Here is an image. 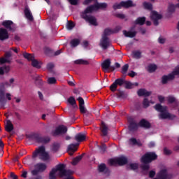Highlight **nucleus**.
Returning <instances> with one entry per match:
<instances>
[{"mask_svg": "<svg viewBox=\"0 0 179 179\" xmlns=\"http://www.w3.org/2000/svg\"><path fill=\"white\" fill-rule=\"evenodd\" d=\"M108 163L109 166H117V164H118L117 159H110Z\"/></svg>", "mask_w": 179, "mask_h": 179, "instance_id": "a18cd8bd", "label": "nucleus"}, {"mask_svg": "<svg viewBox=\"0 0 179 179\" xmlns=\"http://www.w3.org/2000/svg\"><path fill=\"white\" fill-rule=\"evenodd\" d=\"M146 22L145 17H138L134 22L135 24H139L140 26H143Z\"/></svg>", "mask_w": 179, "mask_h": 179, "instance_id": "7c9ffc66", "label": "nucleus"}, {"mask_svg": "<svg viewBox=\"0 0 179 179\" xmlns=\"http://www.w3.org/2000/svg\"><path fill=\"white\" fill-rule=\"evenodd\" d=\"M127 120L129 122V131L135 132L139 128V123H136V121L132 117H129Z\"/></svg>", "mask_w": 179, "mask_h": 179, "instance_id": "9b49d317", "label": "nucleus"}, {"mask_svg": "<svg viewBox=\"0 0 179 179\" xmlns=\"http://www.w3.org/2000/svg\"><path fill=\"white\" fill-rule=\"evenodd\" d=\"M124 85L125 89H132V87H134V83L129 81L124 80Z\"/></svg>", "mask_w": 179, "mask_h": 179, "instance_id": "09e8293b", "label": "nucleus"}, {"mask_svg": "<svg viewBox=\"0 0 179 179\" xmlns=\"http://www.w3.org/2000/svg\"><path fill=\"white\" fill-rule=\"evenodd\" d=\"M13 124H12V122H10V120H7L5 126L6 132H12L13 131Z\"/></svg>", "mask_w": 179, "mask_h": 179, "instance_id": "cd10ccee", "label": "nucleus"}, {"mask_svg": "<svg viewBox=\"0 0 179 179\" xmlns=\"http://www.w3.org/2000/svg\"><path fill=\"white\" fill-rule=\"evenodd\" d=\"M117 164L119 166H124L128 163V159L124 157H121L120 158H117Z\"/></svg>", "mask_w": 179, "mask_h": 179, "instance_id": "2f4dec72", "label": "nucleus"}, {"mask_svg": "<svg viewBox=\"0 0 179 179\" xmlns=\"http://www.w3.org/2000/svg\"><path fill=\"white\" fill-rule=\"evenodd\" d=\"M24 13L25 15V17H27V19L29 20V22H33V20H34V18L33 17V14H31V12L30 11V9H29V8H25Z\"/></svg>", "mask_w": 179, "mask_h": 179, "instance_id": "a878e982", "label": "nucleus"}, {"mask_svg": "<svg viewBox=\"0 0 179 179\" xmlns=\"http://www.w3.org/2000/svg\"><path fill=\"white\" fill-rule=\"evenodd\" d=\"M99 45L103 50H107L110 45H111V42H110V38L108 37L102 36L100 40Z\"/></svg>", "mask_w": 179, "mask_h": 179, "instance_id": "4468645a", "label": "nucleus"}, {"mask_svg": "<svg viewBox=\"0 0 179 179\" xmlns=\"http://www.w3.org/2000/svg\"><path fill=\"white\" fill-rule=\"evenodd\" d=\"M11 61L9 59H6V57L0 58V64L3 65V64H10Z\"/></svg>", "mask_w": 179, "mask_h": 179, "instance_id": "c03bdc74", "label": "nucleus"}, {"mask_svg": "<svg viewBox=\"0 0 179 179\" xmlns=\"http://www.w3.org/2000/svg\"><path fill=\"white\" fill-rule=\"evenodd\" d=\"M116 17H118L119 19H125V15L117 13L116 14Z\"/></svg>", "mask_w": 179, "mask_h": 179, "instance_id": "774afa93", "label": "nucleus"}, {"mask_svg": "<svg viewBox=\"0 0 179 179\" xmlns=\"http://www.w3.org/2000/svg\"><path fill=\"white\" fill-rule=\"evenodd\" d=\"M129 167L130 170H138V164H129Z\"/></svg>", "mask_w": 179, "mask_h": 179, "instance_id": "4d7b16f0", "label": "nucleus"}, {"mask_svg": "<svg viewBox=\"0 0 179 179\" xmlns=\"http://www.w3.org/2000/svg\"><path fill=\"white\" fill-rule=\"evenodd\" d=\"M71 5L76 6L78 5V0H68Z\"/></svg>", "mask_w": 179, "mask_h": 179, "instance_id": "338daca9", "label": "nucleus"}, {"mask_svg": "<svg viewBox=\"0 0 179 179\" xmlns=\"http://www.w3.org/2000/svg\"><path fill=\"white\" fill-rule=\"evenodd\" d=\"M4 72H6V73H8V72H9V71H10V67L9 66H3Z\"/></svg>", "mask_w": 179, "mask_h": 179, "instance_id": "69168bd1", "label": "nucleus"}, {"mask_svg": "<svg viewBox=\"0 0 179 179\" xmlns=\"http://www.w3.org/2000/svg\"><path fill=\"white\" fill-rule=\"evenodd\" d=\"M143 6L144 9H147L148 10H152V9H153V5L146 1L143 3Z\"/></svg>", "mask_w": 179, "mask_h": 179, "instance_id": "4c0bfd02", "label": "nucleus"}, {"mask_svg": "<svg viewBox=\"0 0 179 179\" xmlns=\"http://www.w3.org/2000/svg\"><path fill=\"white\" fill-rule=\"evenodd\" d=\"M59 149V143H54L52 147V152H58Z\"/></svg>", "mask_w": 179, "mask_h": 179, "instance_id": "de8ad7c7", "label": "nucleus"}, {"mask_svg": "<svg viewBox=\"0 0 179 179\" xmlns=\"http://www.w3.org/2000/svg\"><path fill=\"white\" fill-rule=\"evenodd\" d=\"M37 156H39V159L43 160V162H47V160H50V154L45 151V147L43 145L39 146L38 148L35 150V151L32 154V158L36 159Z\"/></svg>", "mask_w": 179, "mask_h": 179, "instance_id": "f03ea898", "label": "nucleus"}, {"mask_svg": "<svg viewBox=\"0 0 179 179\" xmlns=\"http://www.w3.org/2000/svg\"><path fill=\"white\" fill-rule=\"evenodd\" d=\"M172 152L171 150L167 149V148H164V154L166 155V156H170L171 155Z\"/></svg>", "mask_w": 179, "mask_h": 179, "instance_id": "bf43d9fd", "label": "nucleus"}, {"mask_svg": "<svg viewBox=\"0 0 179 179\" xmlns=\"http://www.w3.org/2000/svg\"><path fill=\"white\" fill-rule=\"evenodd\" d=\"M53 69H54V64L52 63H48L47 64V69H48V71H52Z\"/></svg>", "mask_w": 179, "mask_h": 179, "instance_id": "0e129e2a", "label": "nucleus"}, {"mask_svg": "<svg viewBox=\"0 0 179 179\" xmlns=\"http://www.w3.org/2000/svg\"><path fill=\"white\" fill-rule=\"evenodd\" d=\"M12 57V52L11 51H7L4 54V58L9 59Z\"/></svg>", "mask_w": 179, "mask_h": 179, "instance_id": "13d9d810", "label": "nucleus"}, {"mask_svg": "<svg viewBox=\"0 0 179 179\" xmlns=\"http://www.w3.org/2000/svg\"><path fill=\"white\" fill-rule=\"evenodd\" d=\"M124 84L125 80H124L123 78H117L110 86V90L113 92H117V87H118V86H124Z\"/></svg>", "mask_w": 179, "mask_h": 179, "instance_id": "ddd939ff", "label": "nucleus"}, {"mask_svg": "<svg viewBox=\"0 0 179 179\" xmlns=\"http://www.w3.org/2000/svg\"><path fill=\"white\" fill-rule=\"evenodd\" d=\"M48 83L49 85H55L57 83V79L54 77H50L48 79Z\"/></svg>", "mask_w": 179, "mask_h": 179, "instance_id": "603ef678", "label": "nucleus"}, {"mask_svg": "<svg viewBox=\"0 0 179 179\" xmlns=\"http://www.w3.org/2000/svg\"><path fill=\"white\" fill-rule=\"evenodd\" d=\"M133 57L136 58V59H139L142 57V52L139 50L133 51Z\"/></svg>", "mask_w": 179, "mask_h": 179, "instance_id": "ea45409f", "label": "nucleus"}, {"mask_svg": "<svg viewBox=\"0 0 179 179\" xmlns=\"http://www.w3.org/2000/svg\"><path fill=\"white\" fill-rule=\"evenodd\" d=\"M141 169L143 171H148V170L150 169V166L149 165V164H144L141 165Z\"/></svg>", "mask_w": 179, "mask_h": 179, "instance_id": "6e6d98bb", "label": "nucleus"}, {"mask_svg": "<svg viewBox=\"0 0 179 179\" xmlns=\"http://www.w3.org/2000/svg\"><path fill=\"white\" fill-rule=\"evenodd\" d=\"M6 100L5 99V85L0 84V108H5Z\"/></svg>", "mask_w": 179, "mask_h": 179, "instance_id": "f8f14e48", "label": "nucleus"}, {"mask_svg": "<svg viewBox=\"0 0 179 179\" xmlns=\"http://www.w3.org/2000/svg\"><path fill=\"white\" fill-rule=\"evenodd\" d=\"M176 6L175 4H169V7H168V12L169 13H174V12H176Z\"/></svg>", "mask_w": 179, "mask_h": 179, "instance_id": "37998d69", "label": "nucleus"}, {"mask_svg": "<svg viewBox=\"0 0 179 179\" xmlns=\"http://www.w3.org/2000/svg\"><path fill=\"white\" fill-rule=\"evenodd\" d=\"M168 103L169 104H173V103H176L177 104V101H176V98L172 96H169L167 97Z\"/></svg>", "mask_w": 179, "mask_h": 179, "instance_id": "8fccbe9b", "label": "nucleus"}, {"mask_svg": "<svg viewBox=\"0 0 179 179\" xmlns=\"http://www.w3.org/2000/svg\"><path fill=\"white\" fill-rule=\"evenodd\" d=\"M75 139L77 142H83L86 141V136L82 133H78L76 135Z\"/></svg>", "mask_w": 179, "mask_h": 179, "instance_id": "c85d7f7f", "label": "nucleus"}, {"mask_svg": "<svg viewBox=\"0 0 179 179\" xmlns=\"http://www.w3.org/2000/svg\"><path fill=\"white\" fill-rule=\"evenodd\" d=\"M113 33H114L113 30L110 29V28H106L104 29L102 37H108L107 36H110V34H113Z\"/></svg>", "mask_w": 179, "mask_h": 179, "instance_id": "58836bf2", "label": "nucleus"}, {"mask_svg": "<svg viewBox=\"0 0 179 179\" xmlns=\"http://www.w3.org/2000/svg\"><path fill=\"white\" fill-rule=\"evenodd\" d=\"M99 149L101 150L102 153H105L106 150L107 149V145L106 144H102L100 147Z\"/></svg>", "mask_w": 179, "mask_h": 179, "instance_id": "680f3d73", "label": "nucleus"}, {"mask_svg": "<svg viewBox=\"0 0 179 179\" xmlns=\"http://www.w3.org/2000/svg\"><path fill=\"white\" fill-rule=\"evenodd\" d=\"M26 137L29 141H35L38 143V138L40 137V134H36V133H32L31 134H27Z\"/></svg>", "mask_w": 179, "mask_h": 179, "instance_id": "393cba45", "label": "nucleus"}, {"mask_svg": "<svg viewBox=\"0 0 179 179\" xmlns=\"http://www.w3.org/2000/svg\"><path fill=\"white\" fill-rule=\"evenodd\" d=\"M98 170L99 173H104V174H110V169L107 168L106 164H101L98 166Z\"/></svg>", "mask_w": 179, "mask_h": 179, "instance_id": "4be33fe9", "label": "nucleus"}, {"mask_svg": "<svg viewBox=\"0 0 179 179\" xmlns=\"http://www.w3.org/2000/svg\"><path fill=\"white\" fill-rule=\"evenodd\" d=\"M107 6H108L107 3L96 2L94 4L87 6V8L89 12H96L99 10V9H107Z\"/></svg>", "mask_w": 179, "mask_h": 179, "instance_id": "0eeeda50", "label": "nucleus"}, {"mask_svg": "<svg viewBox=\"0 0 179 179\" xmlns=\"http://www.w3.org/2000/svg\"><path fill=\"white\" fill-rule=\"evenodd\" d=\"M163 18L162 14H159L156 10H152L150 13V19L152 20L154 26H159V21Z\"/></svg>", "mask_w": 179, "mask_h": 179, "instance_id": "9d476101", "label": "nucleus"}, {"mask_svg": "<svg viewBox=\"0 0 179 179\" xmlns=\"http://www.w3.org/2000/svg\"><path fill=\"white\" fill-rule=\"evenodd\" d=\"M100 131L102 136H107V135H108V127L103 122H101Z\"/></svg>", "mask_w": 179, "mask_h": 179, "instance_id": "b1692460", "label": "nucleus"}, {"mask_svg": "<svg viewBox=\"0 0 179 179\" xmlns=\"http://www.w3.org/2000/svg\"><path fill=\"white\" fill-rule=\"evenodd\" d=\"M88 13H93V11H89V7H87L84 11L80 13V17L84 19L85 22H88L89 24L92 26H98L97 19L93 15H88Z\"/></svg>", "mask_w": 179, "mask_h": 179, "instance_id": "7ed1b4c3", "label": "nucleus"}, {"mask_svg": "<svg viewBox=\"0 0 179 179\" xmlns=\"http://www.w3.org/2000/svg\"><path fill=\"white\" fill-rule=\"evenodd\" d=\"M78 101L79 103L80 112L81 114H86V113H87V109L85 107V100L82 96H79L78 98Z\"/></svg>", "mask_w": 179, "mask_h": 179, "instance_id": "f3484780", "label": "nucleus"}, {"mask_svg": "<svg viewBox=\"0 0 179 179\" xmlns=\"http://www.w3.org/2000/svg\"><path fill=\"white\" fill-rule=\"evenodd\" d=\"M23 57L25 59H27V61L31 62V65L34 68H37V69H40V68H41V62L35 59L34 55L24 52L23 53Z\"/></svg>", "mask_w": 179, "mask_h": 179, "instance_id": "423d86ee", "label": "nucleus"}, {"mask_svg": "<svg viewBox=\"0 0 179 179\" xmlns=\"http://www.w3.org/2000/svg\"><path fill=\"white\" fill-rule=\"evenodd\" d=\"M122 6L124 9H129V8H135L136 3H134L132 0H127L126 1H122Z\"/></svg>", "mask_w": 179, "mask_h": 179, "instance_id": "6ab92c4d", "label": "nucleus"}, {"mask_svg": "<svg viewBox=\"0 0 179 179\" xmlns=\"http://www.w3.org/2000/svg\"><path fill=\"white\" fill-rule=\"evenodd\" d=\"M159 179H172L173 174L169 173L167 169H162L158 173Z\"/></svg>", "mask_w": 179, "mask_h": 179, "instance_id": "dca6fc26", "label": "nucleus"}, {"mask_svg": "<svg viewBox=\"0 0 179 179\" xmlns=\"http://www.w3.org/2000/svg\"><path fill=\"white\" fill-rule=\"evenodd\" d=\"M9 38V34H8V30L6 29H0V40L1 41H5Z\"/></svg>", "mask_w": 179, "mask_h": 179, "instance_id": "aec40b11", "label": "nucleus"}, {"mask_svg": "<svg viewBox=\"0 0 179 179\" xmlns=\"http://www.w3.org/2000/svg\"><path fill=\"white\" fill-rule=\"evenodd\" d=\"M68 102L71 106H73L74 108H78V105H76V100H75V98L73 96H70L68 99Z\"/></svg>", "mask_w": 179, "mask_h": 179, "instance_id": "f704fd0d", "label": "nucleus"}, {"mask_svg": "<svg viewBox=\"0 0 179 179\" xmlns=\"http://www.w3.org/2000/svg\"><path fill=\"white\" fill-rule=\"evenodd\" d=\"M68 132V127L64 125H59L53 131H52V136H61L65 135Z\"/></svg>", "mask_w": 179, "mask_h": 179, "instance_id": "6e6552de", "label": "nucleus"}, {"mask_svg": "<svg viewBox=\"0 0 179 179\" xmlns=\"http://www.w3.org/2000/svg\"><path fill=\"white\" fill-rule=\"evenodd\" d=\"M84 155L85 154H82L81 155L77 156L76 157L73 158L71 164L73 166H76V164H78V163H79V162H80V160L83 159Z\"/></svg>", "mask_w": 179, "mask_h": 179, "instance_id": "473e14b6", "label": "nucleus"}, {"mask_svg": "<svg viewBox=\"0 0 179 179\" xmlns=\"http://www.w3.org/2000/svg\"><path fill=\"white\" fill-rule=\"evenodd\" d=\"M52 50H51L50 48H45V53L47 54V55H50V54H53Z\"/></svg>", "mask_w": 179, "mask_h": 179, "instance_id": "052dcab7", "label": "nucleus"}, {"mask_svg": "<svg viewBox=\"0 0 179 179\" xmlns=\"http://www.w3.org/2000/svg\"><path fill=\"white\" fill-rule=\"evenodd\" d=\"M113 8L114 10H117V9H122L123 8L122 6V1L120 3H115L113 4Z\"/></svg>", "mask_w": 179, "mask_h": 179, "instance_id": "864d4df0", "label": "nucleus"}, {"mask_svg": "<svg viewBox=\"0 0 179 179\" xmlns=\"http://www.w3.org/2000/svg\"><path fill=\"white\" fill-rule=\"evenodd\" d=\"M2 26L9 31H15V23L12 20H4L1 23Z\"/></svg>", "mask_w": 179, "mask_h": 179, "instance_id": "2eb2a0df", "label": "nucleus"}, {"mask_svg": "<svg viewBox=\"0 0 179 179\" xmlns=\"http://www.w3.org/2000/svg\"><path fill=\"white\" fill-rule=\"evenodd\" d=\"M75 27V23L72 21H68L67 24H66V29L67 30H72Z\"/></svg>", "mask_w": 179, "mask_h": 179, "instance_id": "49530a36", "label": "nucleus"}, {"mask_svg": "<svg viewBox=\"0 0 179 179\" xmlns=\"http://www.w3.org/2000/svg\"><path fill=\"white\" fill-rule=\"evenodd\" d=\"M143 106L144 108H148V107H149L150 106L149 99L145 98L143 101Z\"/></svg>", "mask_w": 179, "mask_h": 179, "instance_id": "5fc2aeb1", "label": "nucleus"}, {"mask_svg": "<svg viewBox=\"0 0 179 179\" xmlns=\"http://www.w3.org/2000/svg\"><path fill=\"white\" fill-rule=\"evenodd\" d=\"M80 44V40L78 38H73L70 41V45L72 48H75V47H78Z\"/></svg>", "mask_w": 179, "mask_h": 179, "instance_id": "72a5a7b5", "label": "nucleus"}, {"mask_svg": "<svg viewBox=\"0 0 179 179\" xmlns=\"http://www.w3.org/2000/svg\"><path fill=\"white\" fill-rule=\"evenodd\" d=\"M50 141L51 138L50 137H41V136H39L38 143H43V145H46V143H49Z\"/></svg>", "mask_w": 179, "mask_h": 179, "instance_id": "c756f323", "label": "nucleus"}, {"mask_svg": "<svg viewBox=\"0 0 179 179\" xmlns=\"http://www.w3.org/2000/svg\"><path fill=\"white\" fill-rule=\"evenodd\" d=\"M138 127L144 128V129H150V128H152V124L146 119H141L138 122Z\"/></svg>", "mask_w": 179, "mask_h": 179, "instance_id": "a211bd4d", "label": "nucleus"}, {"mask_svg": "<svg viewBox=\"0 0 179 179\" xmlns=\"http://www.w3.org/2000/svg\"><path fill=\"white\" fill-rule=\"evenodd\" d=\"M176 75H179V67L176 70L173 71L172 73L168 75H164L161 78V83L162 85H167L169 82L174 80Z\"/></svg>", "mask_w": 179, "mask_h": 179, "instance_id": "20e7f679", "label": "nucleus"}, {"mask_svg": "<svg viewBox=\"0 0 179 179\" xmlns=\"http://www.w3.org/2000/svg\"><path fill=\"white\" fill-rule=\"evenodd\" d=\"M123 34L125 37H129V38H134V37H136V34H138V31H123Z\"/></svg>", "mask_w": 179, "mask_h": 179, "instance_id": "5701e85b", "label": "nucleus"}, {"mask_svg": "<svg viewBox=\"0 0 179 179\" xmlns=\"http://www.w3.org/2000/svg\"><path fill=\"white\" fill-rule=\"evenodd\" d=\"M36 169H38V171H45L47 169V165L43 163H39L36 164Z\"/></svg>", "mask_w": 179, "mask_h": 179, "instance_id": "c9c22d12", "label": "nucleus"}, {"mask_svg": "<svg viewBox=\"0 0 179 179\" xmlns=\"http://www.w3.org/2000/svg\"><path fill=\"white\" fill-rule=\"evenodd\" d=\"M157 159V155L156 152H150L145 153L141 157V162L143 164H149V163H152V162Z\"/></svg>", "mask_w": 179, "mask_h": 179, "instance_id": "39448f33", "label": "nucleus"}, {"mask_svg": "<svg viewBox=\"0 0 179 179\" xmlns=\"http://www.w3.org/2000/svg\"><path fill=\"white\" fill-rule=\"evenodd\" d=\"M156 69H157V66H156V64H150L148 71L150 73H153Z\"/></svg>", "mask_w": 179, "mask_h": 179, "instance_id": "a19ab883", "label": "nucleus"}, {"mask_svg": "<svg viewBox=\"0 0 179 179\" xmlns=\"http://www.w3.org/2000/svg\"><path fill=\"white\" fill-rule=\"evenodd\" d=\"M137 94L139 97H149L152 94V92H148L145 89H140L138 90Z\"/></svg>", "mask_w": 179, "mask_h": 179, "instance_id": "412c9836", "label": "nucleus"}, {"mask_svg": "<svg viewBox=\"0 0 179 179\" xmlns=\"http://www.w3.org/2000/svg\"><path fill=\"white\" fill-rule=\"evenodd\" d=\"M77 146H79V144H70L68 146V150L71 151V152H69L70 156H73V153L78 150V149H76Z\"/></svg>", "mask_w": 179, "mask_h": 179, "instance_id": "bb28decb", "label": "nucleus"}, {"mask_svg": "<svg viewBox=\"0 0 179 179\" xmlns=\"http://www.w3.org/2000/svg\"><path fill=\"white\" fill-rule=\"evenodd\" d=\"M129 68V65H128V64H124L122 67V73L123 75H125V73H127V72H128V69Z\"/></svg>", "mask_w": 179, "mask_h": 179, "instance_id": "3c124183", "label": "nucleus"}, {"mask_svg": "<svg viewBox=\"0 0 179 179\" xmlns=\"http://www.w3.org/2000/svg\"><path fill=\"white\" fill-rule=\"evenodd\" d=\"M117 96L119 99H126L127 94H125V92L124 91L117 90Z\"/></svg>", "mask_w": 179, "mask_h": 179, "instance_id": "79ce46f5", "label": "nucleus"}, {"mask_svg": "<svg viewBox=\"0 0 179 179\" xmlns=\"http://www.w3.org/2000/svg\"><path fill=\"white\" fill-rule=\"evenodd\" d=\"M102 69L107 71V72H114L115 66H111V60L110 59H105L101 64Z\"/></svg>", "mask_w": 179, "mask_h": 179, "instance_id": "1a4fd4ad", "label": "nucleus"}, {"mask_svg": "<svg viewBox=\"0 0 179 179\" xmlns=\"http://www.w3.org/2000/svg\"><path fill=\"white\" fill-rule=\"evenodd\" d=\"M76 65H89V62L83 59H79L74 62Z\"/></svg>", "mask_w": 179, "mask_h": 179, "instance_id": "e433bc0d", "label": "nucleus"}, {"mask_svg": "<svg viewBox=\"0 0 179 179\" xmlns=\"http://www.w3.org/2000/svg\"><path fill=\"white\" fill-rule=\"evenodd\" d=\"M155 109L156 111H158L160 113L159 115V117L161 120H174L176 117L175 115H171L169 112H167V106H162L160 103H157L155 106Z\"/></svg>", "mask_w": 179, "mask_h": 179, "instance_id": "f257e3e1", "label": "nucleus"}, {"mask_svg": "<svg viewBox=\"0 0 179 179\" xmlns=\"http://www.w3.org/2000/svg\"><path fill=\"white\" fill-rule=\"evenodd\" d=\"M158 43H159V44H164V43H166V38L159 36L158 38Z\"/></svg>", "mask_w": 179, "mask_h": 179, "instance_id": "e2e57ef3", "label": "nucleus"}]
</instances>
